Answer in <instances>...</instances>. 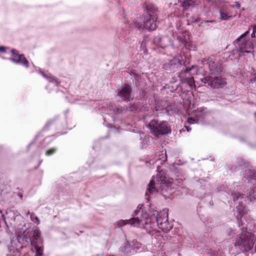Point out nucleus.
<instances>
[{
	"instance_id": "f257e3e1",
	"label": "nucleus",
	"mask_w": 256,
	"mask_h": 256,
	"mask_svg": "<svg viewBox=\"0 0 256 256\" xmlns=\"http://www.w3.org/2000/svg\"><path fill=\"white\" fill-rule=\"evenodd\" d=\"M144 11L143 22L134 20L128 24L130 30H148L153 31L157 28L158 8L154 4L145 2L142 4Z\"/></svg>"
},
{
	"instance_id": "f03ea898",
	"label": "nucleus",
	"mask_w": 256,
	"mask_h": 256,
	"mask_svg": "<svg viewBox=\"0 0 256 256\" xmlns=\"http://www.w3.org/2000/svg\"><path fill=\"white\" fill-rule=\"evenodd\" d=\"M160 174H158L156 176H152L148 187L146 195L161 190L162 193L164 196V192H168L174 188V186L170 182H167L165 180V178L160 176Z\"/></svg>"
},
{
	"instance_id": "7ed1b4c3",
	"label": "nucleus",
	"mask_w": 256,
	"mask_h": 256,
	"mask_svg": "<svg viewBox=\"0 0 256 256\" xmlns=\"http://www.w3.org/2000/svg\"><path fill=\"white\" fill-rule=\"evenodd\" d=\"M256 241V236L254 234L242 230V232L236 236L234 246L242 247L244 251L247 252L253 248Z\"/></svg>"
},
{
	"instance_id": "20e7f679",
	"label": "nucleus",
	"mask_w": 256,
	"mask_h": 256,
	"mask_svg": "<svg viewBox=\"0 0 256 256\" xmlns=\"http://www.w3.org/2000/svg\"><path fill=\"white\" fill-rule=\"evenodd\" d=\"M148 127L150 132L156 137L168 134L171 131L170 128L167 122H159L156 120H152Z\"/></svg>"
},
{
	"instance_id": "39448f33",
	"label": "nucleus",
	"mask_w": 256,
	"mask_h": 256,
	"mask_svg": "<svg viewBox=\"0 0 256 256\" xmlns=\"http://www.w3.org/2000/svg\"><path fill=\"white\" fill-rule=\"evenodd\" d=\"M123 225L130 224L134 226H138L140 224H144V228L146 229L149 234H151L155 230L156 225L152 223L150 218H143L139 217L131 218L129 220H124L122 222Z\"/></svg>"
},
{
	"instance_id": "423d86ee",
	"label": "nucleus",
	"mask_w": 256,
	"mask_h": 256,
	"mask_svg": "<svg viewBox=\"0 0 256 256\" xmlns=\"http://www.w3.org/2000/svg\"><path fill=\"white\" fill-rule=\"evenodd\" d=\"M156 220L157 226L164 232H167L172 228L171 224L168 221V212L167 210H164L158 213Z\"/></svg>"
},
{
	"instance_id": "0eeeda50",
	"label": "nucleus",
	"mask_w": 256,
	"mask_h": 256,
	"mask_svg": "<svg viewBox=\"0 0 256 256\" xmlns=\"http://www.w3.org/2000/svg\"><path fill=\"white\" fill-rule=\"evenodd\" d=\"M202 82L214 88H219L224 86L226 82L221 76H208L202 79Z\"/></svg>"
},
{
	"instance_id": "6e6552de",
	"label": "nucleus",
	"mask_w": 256,
	"mask_h": 256,
	"mask_svg": "<svg viewBox=\"0 0 256 256\" xmlns=\"http://www.w3.org/2000/svg\"><path fill=\"white\" fill-rule=\"evenodd\" d=\"M202 62L203 64H206L208 66L210 72L212 75L219 74L222 72V66L216 60L214 56H212L208 58H204Z\"/></svg>"
},
{
	"instance_id": "1a4fd4ad",
	"label": "nucleus",
	"mask_w": 256,
	"mask_h": 256,
	"mask_svg": "<svg viewBox=\"0 0 256 256\" xmlns=\"http://www.w3.org/2000/svg\"><path fill=\"white\" fill-rule=\"evenodd\" d=\"M244 33L239 38L237 39L238 44L239 50L242 53H250L252 52L254 46L252 40L250 39L246 40V34Z\"/></svg>"
},
{
	"instance_id": "9d476101",
	"label": "nucleus",
	"mask_w": 256,
	"mask_h": 256,
	"mask_svg": "<svg viewBox=\"0 0 256 256\" xmlns=\"http://www.w3.org/2000/svg\"><path fill=\"white\" fill-rule=\"evenodd\" d=\"M11 52L13 56V58H10V60L16 64H22L26 68L29 67V62L22 54H19L16 50H12Z\"/></svg>"
},
{
	"instance_id": "9b49d317",
	"label": "nucleus",
	"mask_w": 256,
	"mask_h": 256,
	"mask_svg": "<svg viewBox=\"0 0 256 256\" xmlns=\"http://www.w3.org/2000/svg\"><path fill=\"white\" fill-rule=\"evenodd\" d=\"M132 88L130 86L126 84L120 90L118 95L124 102H129L132 99L131 92Z\"/></svg>"
},
{
	"instance_id": "f8f14e48",
	"label": "nucleus",
	"mask_w": 256,
	"mask_h": 256,
	"mask_svg": "<svg viewBox=\"0 0 256 256\" xmlns=\"http://www.w3.org/2000/svg\"><path fill=\"white\" fill-rule=\"evenodd\" d=\"M18 242L21 245V248L26 247L30 244L32 246H34V242H32L30 236L24 234L18 235L17 237Z\"/></svg>"
},
{
	"instance_id": "ddd939ff",
	"label": "nucleus",
	"mask_w": 256,
	"mask_h": 256,
	"mask_svg": "<svg viewBox=\"0 0 256 256\" xmlns=\"http://www.w3.org/2000/svg\"><path fill=\"white\" fill-rule=\"evenodd\" d=\"M182 66V61L177 58H174L168 62L164 64V68L166 70H173L178 68Z\"/></svg>"
},
{
	"instance_id": "4468645a",
	"label": "nucleus",
	"mask_w": 256,
	"mask_h": 256,
	"mask_svg": "<svg viewBox=\"0 0 256 256\" xmlns=\"http://www.w3.org/2000/svg\"><path fill=\"white\" fill-rule=\"evenodd\" d=\"M154 42L157 46L165 48L168 46L170 41L167 37L161 38L157 36L154 38Z\"/></svg>"
},
{
	"instance_id": "2eb2a0df",
	"label": "nucleus",
	"mask_w": 256,
	"mask_h": 256,
	"mask_svg": "<svg viewBox=\"0 0 256 256\" xmlns=\"http://www.w3.org/2000/svg\"><path fill=\"white\" fill-rule=\"evenodd\" d=\"M185 74V72H180L179 77L180 80L182 82L186 83L192 88L194 85V78L192 75L186 78L184 77L185 76H184Z\"/></svg>"
},
{
	"instance_id": "dca6fc26",
	"label": "nucleus",
	"mask_w": 256,
	"mask_h": 256,
	"mask_svg": "<svg viewBox=\"0 0 256 256\" xmlns=\"http://www.w3.org/2000/svg\"><path fill=\"white\" fill-rule=\"evenodd\" d=\"M220 18L222 20H228L232 17V15L226 12V11L222 8L220 10Z\"/></svg>"
},
{
	"instance_id": "f3484780",
	"label": "nucleus",
	"mask_w": 256,
	"mask_h": 256,
	"mask_svg": "<svg viewBox=\"0 0 256 256\" xmlns=\"http://www.w3.org/2000/svg\"><path fill=\"white\" fill-rule=\"evenodd\" d=\"M180 36H178V40L181 42L182 44H184L185 46H189L190 43V38L188 35L187 36L186 35H184V33H180Z\"/></svg>"
},
{
	"instance_id": "a211bd4d",
	"label": "nucleus",
	"mask_w": 256,
	"mask_h": 256,
	"mask_svg": "<svg viewBox=\"0 0 256 256\" xmlns=\"http://www.w3.org/2000/svg\"><path fill=\"white\" fill-rule=\"evenodd\" d=\"M178 1L181 3L182 6L184 9L190 6H193V2L192 0H178Z\"/></svg>"
},
{
	"instance_id": "6ab92c4d",
	"label": "nucleus",
	"mask_w": 256,
	"mask_h": 256,
	"mask_svg": "<svg viewBox=\"0 0 256 256\" xmlns=\"http://www.w3.org/2000/svg\"><path fill=\"white\" fill-rule=\"evenodd\" d=\"M36 250V256H43V248L41 246H38L37 245L32 246Z\"/></svg>"
},
{
	"instance_id": "aec40b11",
	"label": "nucleus",
	"mask_w": 256,
	"mask_h": 256,
	"mask_svg": "<svg viewBox=\"0 0 256 256\" xmlns=\"http://www.w3.org/2000/svg\"><path fill=\"white\" fill-rule=\"evenodd\" d=\"M193 67H192L191 68H186L184 70H182L180 72H185V74H184V76H185L184 77L188 78L189 76H190L192 74H190V72L192 70V68Z\"/></svg>"
},
{
	"instance_id": "412c9836",
	"label": "nucleus",
	"mask_w": 256,
	"mask_h": 256,
	"mask_svg": "<svg viewBox=\"0 0 256 256\" xmlns=\"http://www.w3.org/2000/svg\"><path fill=\"white\" fill-rule=\"evenodd\" d=\"M33 236L34 240H38L40 237V234L38 230H34L33 232Z\"/></svg>"
},
{
	"instance_id": "4be33fe9",
	"label": "nucleus",
	"mask_w": 256,
	"mask_h": 256,
	"mask_svg": "<svg viewBox=\"0 0 256 256\" xmlns=\"http://www.w3.org/2000/svg\"><path fill=\"white\" fill-rule=\"evenodd\" d=\"M130 246L128 242H126L124 246L122 248V250L124 252H127L130 250Z\"/></svg>"
},
{
	"instance_id": "5701e85b",
	"label": "nucleus",
	"mask_w": 256,
	"mask_h": 256,
	"mask_svg": "<svg viewBox=\"0 0 256 256\" xmlns=\"http://www.w3.org/2000/svg\"><path fill=\"white\" fill-rule=\"evenodd\" d=\"M56 150L55 148H50L47 150L46 152V155L48 156H50L54 154L56 152Z\"/></svg>"
},
{
	"instance_id": "b1692460",
	"label": "nucleus",
	"mask_w": 256,
	"mask_h": 256,
	"mask_svg": "<svg viewBox=\"0 0 256 256\" xmlns=\"http://www.w3.org/2000/svg\"><path fill=\"white\" fill-rule=\"evenodd\" d=\"M250 198L256 199V187H254L250 194Z\"/></svg>"
},
{
	"instance_id": "393cba45",
	"label": "nucleus",
	"mask_w": 256,
	"mask_h": 256,
	"mask_svg": "<svg viewBox=\"0 0 256 256\" xmlns=\"http://www.w3.org/2000/svg\"><path fill=\"white\" fill-rule=\"evenodd\" d=\"M232 195L233 196V198L234 200H238L240 196L242 194L239 192H232Z\"/></svg>"
},
{
	"instance_id": "a878e982",
	"label": "nucleus",
	"mask_w": 256,
	"mask_h": 256,
	"mask_svg": "<svg viewBox=\"0 0 256 256\" xmlns=\"http://www.w3.org/2000/svg\"><path fill=\"white\" fill-rule=\"evenodd\" d=\"M187 122L190 124H194L197 122V120L192 118H188L187 120Z\"/></svg>"
},
{
	"instance_id": "bb28decb",
	"label": "nucleus",
	"mask_w": 256,
	"mask_h": 256,
	"mask_svg": "<svg viewBox=\"0 0 256 256\" xmlns=\"http://www.w3.org/2000/svg\"><path fill=\"white\" fill-rule=\"evenodd\" d=\"M44 76L46 77V78H48L50 82H56V80L55 78L51 76H46L45 74H44Z\"/></svg>"
},
{
	"instance_id": "cd10ccee",
	"label": "nucleus",
	"mask_w": 256,
	"mask_h": 256,
	"mask_svg": "<svg viewBox=\"0 0 256 256\" xmlns=\"http://www.w3.org/2000/svg\"><path fill=\"white\" fill-rule=\"evenodd\" d=\"M6 49L5 47H4L3 46H0V52H6Z\"/></svg>"
},
{
	"instance_id": "c85d7f7f",
	"label": "nucleus",
	"mask_w": 256,
	"mask_h": 256,
	"mask_svg": "<svg viewBox=\"0 0 256 256\" xmlns=\"http://www.w3.org/2000/svg\"><path fill=\"white\" fill-rule=\"evenodd\" d=\"M236 6L238 8H240V2H236Z\"/></svg>"
},
{
	"instance_id": "c756f323",
	"label": "nucleus",
	"mask_w": 256,
	"mask_h": 256,
	"mask_svg": "<svg viewBox=\"0 0 256 256\" xmlns=\"http://www.w3.org/2000/svg\"><path fill=\"white\" fill-rule=\"evenodd\" d=\"M228 234L230 235V234L231 233H233L232 230H231L230 228V229L228 230Z\"/></svg>"
},
{
	"instance_id": "7c9ffc66",
	"label": "nucleus",
	"mask_w": 256,
	"mask_h": 256,
	"mask_svg": "<svg viewBox=\"0 0 256 256\" xmlns=\"http://www.w3.org/2000/svg\"><path fill=\"white\" fill-rule=\"evenodd\" d=\"M162 158H164V160H163V161H165L166 160V154H162Z\"/></svg>"
},
{
	"instance_id": "2f4dec72",
	"label": "nucleus",
	"mask_w": 256,
	"mask_h": 256,
	"mask_svg": "<svg viewBox=\"0 0 256 256\" xmlns=\"http://www.w3.org/2000/svg\"><path fill=\"white\" fill-rule=\"evenodd\" d=\"M252 32H256V25L253 26V30Z\"/></svg>"
},
{
	"instance_id": "473e14b6",
	"label": "nucleus",
	"mask_w": 256,
	"mask_h": 256,
	"mask_svg": "<svg viewBox=\"0 0 256 256\" xmlns=\"http://www.w3.org/2000/svg\"><path fill=\"white\" fill-rule=\"evenodd\" d=\"M185 128H186V130L189 132L191 130V128H190L188 126H185Z\"/></svg>"
},
{
	"instance_id": "72a5a7b5",
	"label": "nucleus",
	"mask_w": 256,
	"mask_h": 256,
	"mask_svg": "<svg viewBox=\"0 0 256 256\" xmlns=\"http://www.w3.org/2000/svg\"><path fill=\"white\" fill-rule=\"evenodd\" d=\"M255 34H256V33H252V34H251L252 38H255V36H256Z\"/></svg>"
},
{
	"instance_id": "f704fd0d",
	"label": "nucleus",
	"mask_w": 256,
	"mask_h": 256,
	"mask_svg": "<svg viewBox=\"0 0 256 256\" xmlns=\"http://www.w3.org/2000/svg\"><path fill=\"white\" fill-rule=\"evenodd\" d=\"M144 52L145 54H147V52H148V50H147L146 48H145V49L144 50Z\"/></svg>"
},
{
	"instance_id": "c9c22d12",
	"label": "nucleus",
	"mask_w": 256,
	"mask_h": 256,
	"mask_svg": "<svg viewBox=\"0 0 256 256\" xmlns=\"http://www.w3.org/2000/svg\"><path fill=\"white\" fill-rule=\"evenodd\" d=\"M250 177H252V178H254V179L256 178L255 176L254 175H252V174L250 175Z\"/></svg>"
},
{
	"instance_id": "e433bc0d",
	"label": "nucleus",
	"mask_w": 256,
	"mask_h": 256,
	"mask_svg": "<svg viewBox=\"0 0 256 256\" xmlns=\"http://www.w3.org/2000/svg\"><path fill=\"white\" fill-rule=\"evenodd\" d=\"M140 212V210H138V212H137V210H136V211H135V212H135L136 214H138V212Z\"/></svg>"
},
{
	"instance_id": "4c0bfd02",
	"label": "nucleus",
	"mask_w": 256,
	"mask_h": 256,
	"mask_svg": "<svg viewBox=\"0 0 256 256\" xmlns=\"http://www.w3.org/2000/svg\"><path fill=\"white\" fill-rule=\"evenodd\" d=\"M36 220L37 221L39 222V219H38V217H36Z\"/></svg>"
},
{
	"instance_id": "58836bf2",
	"label": "nucleus",
	"mask_w": 256,
	"mask_h": 256,
	"mask_svg": "<svg viewBox=\"0 0 256 256\" xmlns=\"http://www.w3.org/2000/svg\"><path fill=\"white\" fill-rule=\"evenodd\" d=\"M244 32H250V29H248V30H246Z\"/></svg>"
},
{
	"instance_id": "ea45409f",
	"label": "nucleus",
	"mask_w": 256,
	"mask_h": 256,
	"mask_svg": "<svg viewBox=\"0 0 256 256\" xmlns=\"http://www.w3.org/2000/svg\"><path fill=\"white\" fill-rule=\"evenodd\" d=\"M230 6H231V8H234V6H234V5H232Z\"/></svg>"
},
{
	"instance_id": "a19ab883",
	"label": "nucleus",
	"mask_w": 256,
	"mask_h": 256,
	"mask_svg": "<svg viewBox=\"0 0 256 256\" xmlns=\"http://www.w3.org/2000/svg\"><path fill=\"white\" fill-rule=\"evenodd\" d=\"M14 256H18L17 254H14Z\"/></svg>"
},
{
	"instance_id": "79ce46f5",
	"label": "nucleus",
	"mask_w": 256,
	"mask_h": 256,
	"mask_svg": "<svg viewBox=\"0 0 256 256\" xmlns=\"http://www.w3.org/2000/svg\"><path fill=\"white\" fill-rule=\"evenodd\" d=\"M254 116H255L256 118V112L254 113Z\"/></svg>"
},
{
	"instance_id": "37998d69",
	"label": "nucleus",
	"mask_w": 256,
	"mask_h": 256,
	"mask_svg": "<svg viewBox=\"0 0 256 256\" xmlns=\"http://www.w3.org/2000/svg\"><path fill=\"white\" fill-rule=\"evenodd\" d=\"M182 32H187L186 30H184V31H183Z\"/></svg>"
}]
</instances>
